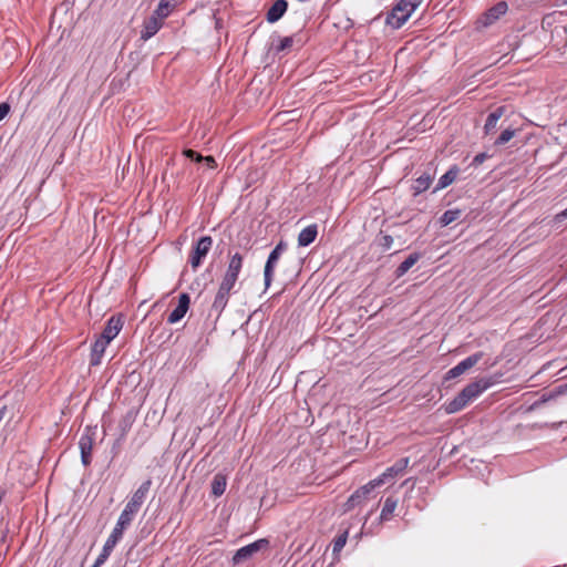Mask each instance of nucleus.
Listing matches in <instances>:
<instances>
[{
	"label": "nucleus",
	"mask_w": 567,
	"mask_h": 567,
	"mask_svg": "<svg viewBox=\"0 0 567 567\" xmlns=\"http://www.w3.org/2000/svg\"><path fill=\"white\" fill-rule=\"evenodd\" d=\"M318 235V225L312 224L303 228L298 235V245L307 247L315 241Z\"/></svg>",
	"instance_id": "18"
},
{
	"label": "nucleus",
	"mask_w": 567,
	"mask_h": 567,
	"mask_svg": "<svg viewBox=\"0 0 567 567\" xmlns=\"http://www.w3.org/2000/svg\"><path fill=\"white\" fill-rule=\"evenodd\" d=\"M183 155L192 161H196V162H202L204 156H202L200 154H198L197 152L193 151V150H185L183 152Z\"/></svg>",
	"instance_id": "38"
},
{
	"label": "nucleus",
	"mask_w": 567,
	"mask_h": 567,
	"mask_svg": "<svg viewBox=\"0 0 567 567\" xmlns=\"http://www.w3.org/2000/svg\"><path fill=\"white\" fill-rule=\"evenodd\" d=\"M504 113H505V106H498V113H497L498 120L503 116Z\"/></svg>",
	"instance_id": "49"
},
{
	"label": "nucleus",
	"mask_w": 567,
	"mask_h": 567,
	"mask_svg": "<svg viewBox=\"0 0 567 567\" xmlns=\"http://www.w3.org/2000/svg\"><path fill=\"white\" fill-rule=\"evenodd\" d=\"M151 486H152V480H146L134 492V494L132 495L131 498L133 501H136V503H138L140 505H143V503L145 502L146 496H147V494H148V492L151 489Z\"/></svg>",
	"instance_id": "23"
},
{
	"label": "nucleus",
	"mask_w": 567,
	"mask_h": 567,
	"mask_svg": "<svg viewBox=\"0 0 567 567\" xmlns=\"http://www.w3.org/2000/svg\"><path fill=\"white\" fill-rule=\"evenodd\" d=\"M134 414L133 412H127L118 422V430H120V440H123L128 431L131 430L133 423H134Z\"/></svg>",
	"instance_id": "22"
},
{
	"label": "nucleus",
	"mask_w": 567,
	"mask_h": 567,
	"mask_svg": "<svg viewBox=\"0 0 567 567\" xmlns=\"http://www.w3.org/2000/svg\"><path fill=\"white\" fill-rule=\"evenodd\" d=\"M396 505H398V501L396 499H394L392 497H388L385 499L383 508L381 511L380 519L381 520L390 519V517L392 516L393 512L396 508Z\"/></svg>",
	"instance_id": "25"
},
{
	"label": "nucleus",
	"mask_w": 567,
	"mask_h": 567,
	"mask_svg": "<svg viewBox=\"0 0 567 567\" xmlns=\"http://www.w3.org/2000/svg\"><path fill=\"white\" fill-rule=\"evenodd\" d=\"M203 161L206 163V165L210 168L216 167V161L213 156H204Z\"/></svg>",
	"instance_id": "44"
},
{
	"label": "nucleus",
	"mask_w": 567,
	"mask_h": 567,
	"mask_svg": "<svg viewBox=\"0 0 567 567\" xmlns=\"http://www.w3.org/2000/svg\"><path fill=\"white\" fill-rule=\"evenodd\" d=\"M225 489H226V478L220 474L215 475L214 480L212 482V493L215 496H220L224 494Z\"/></svg>",
	"instance_id": "26"
},
{
	"label": "nucleus",
	"mask_w": 567,
	"mask_h": 567,
	"mask_svg": "<svg viewBox=\"0 0 567 567\" xmlns=\"http://www.w3.org/2000/svg\"><path fill=\"white\" fill-rule=\"evenodd\" d=\"M135 516H133L132 514H128L127 512H125L124 509L122 511L118 519H117V523L121 524V527H128L133 519H134Z\"/></svg>",
	"instance_id": "34"
},
{
	"label": "nucleus",
	"mask_w": 567,
	"mask_h": 567,
	"mask_svg": "<svg viewBox=\"0 0 567 567\" xmlns=\"http://www.w3.org/2000/svg\"><path fill=\"white\" fill-rule=\"evenodd\" d=\"M230 291L231 290L219 285V288L212 305V310L215 311L217 315H220L225 310L229 300Z\"/></svg>",
	"instance_id": "15"
},
{
	"label": "nucleus",
	"mask_w": 567,
	"mask_h": 567,
	"mask_svg": "<svg viewBox=\"0 0 567 567\" xmlns=\"http://www.w3.org/2000/svg\"><path fill=\"white\" fill-rule=\"evenodd\" d=\"M190 297L188 293L183 292L178 297V303L176 308L168 315L167 322L174 324L181 321L189 309Z\"/></svg>",
	"instance_id": "10"
},
{
	"label": "nucleus",
	"mask_w": 567,
	"mask_h": 567,
	"mask_svg": "<svg viewBox=\"0 0 567 567\" xmlns=\"http://www.w3.org/2000/svg\"><path fill=\"white\" fill-rule=\"evenodd\" d=\"M212 246L213 238L210 236H203L196 241L189 255V264L194 270L202 265L203 259L207 256Z\"/></svg>",
	"instance_id": "3"
},
{
	"label": "nucleus",
	"mask_w": 567,
	"mask_h": 567,
	"mask_svg": "<svg viewBox=\"0 0 567 567\" xmlns=\"http://www.w3.org/2000/svg\"><path fill=\"white\" fill-rule=\"evenodd\" d=\"M123 324L124 322L121 316H112L107 320L106 326L104 327L100 337L109 341H112L120 333V331L123 328Z\"/></svg>",
	"instance_id": "12"
},
{
	"label": "nucleus",
	"mask_w": 567,
	"mask_h": 567,
	"mask_svg": "<svg viewBox=\"0 0 567 567\" xmlns=\"http://www.w3.org/2000/svg\"><path fill=\"white\" fill-rule=\"evenodd\" d=\"M269 545V542L267 539H258L249 545H246L241 548H239L234 557L233 563L235 565H238L247 559H249L257 551L266 548Z\"/></svg>",
	"instance_id": "6"
},
{
	"label": "nucleus",
	"mask_w": 567,
	"mask_h": 567,
	"mask_svg": "<svg viewBox=\"0 0 567 567\" xmlns=\"http://www.w3.org/2000/svg\"><path fill=\"white\" fill-rule=\"evenodd\" d=\"M462 215L461 209H449L444 212V214L440 217V223L442 226H447L452 224L453 221L457 220Z\"/></svg>",
	"instance_id": "27"
},
{
	"label": "nucleus",
	"mask_w": 567,
	"mask_h": 567,
	"mask_svg": "<svg viewBox=\"0 0 567 567\" xmlns=\"http://www.w3.org/2000/svg\"><path fill=\"white\" fill-rule=\"evenodd\" d=\"M492 157H493V154H488L486 152L478 153L473 158L471 165L474 166V167H477V166L482 165L486 158H492Z\"/></svg>",
	"instance_id": "37"
},
{
	"label": "nucleus",
	"mask_w": 567,
	"mask_h": 567,
	"mask_svg": "<svg viewBox=\"0 0 567 567\" xmlns=\"http://www.w3.org/2000/svg\"><path fill=\"white\" fill-rule=\"evenodd\" d=\"M287 249V244L284 240H280L276 247L271 250V252L268 256V259L265 265L264 269V278H265V286L268 288L272 281L275 267L281 256V254Z\"/></svg>",
	"instance_id": "5"
},
{
	"label": "nucleus",
	"mask_w": 567,
	"mask_h": 567,
	"mask_svg": "<svg viewBox=\"0 0 567 567\" xmlns=\"http://www.w3.org/2000/svg\"><path fill=\"white\" fill-rule=\"evenodd\" d=\"M432 181L433 176L430 173H423L421 176H419L412 185L413 195L417 196L429 189Z\"/></svg>",
	"instance_id": "19"
},
{
	"label": "nucleus",
	"mask_w": 567,
	"mask_h": 567,
	"mask_svg": "<svg viewBox=\"0 0 567 567\" xmlns=\"http://www.w3.org/2000/svg\"><path fill=\"white\" fill-rule=\"evenodd\" d=\"M79 447L81 451V460L84 466L91 464L92 461V449L93 440L90 435H82L79 441Z\"/></svg>",
	"instance_id": "16"
},
{
	"label": "nucleus",
	"mask_w": 567,
	"mask_h": 567,
	"mask_svg": "<svg viewBox=\"0 0 567 567\" xmlns=\"http://www.w3.org/2000/svg\"><path fill=\"white\" fill-rule=\"evenodd\" d=\"M458 167L452 166L444 175H442L435 186L434 192L446 188L450 186L457 177L458 175Z\"/></svg>",
	"instance_id": "21"
},
{
	"label": "nucleus",
	"mask_w": 567,
	"mask_h": 567,
	"mask_svg": "<svg viewBox=\"0 0 567 567\" xmlns=\"http://www.w3.org/2000/svg\"><path fill=\"white\" fill-rule=\"evenodd\" d=\"M482 358H483L482 352H476V353L467 357L466 359H464L460 363H457L455 367L450 369L446 372L445 379L450 380V379H454V378L462 375L463 373H465L466 371L472 369L474 365H476Z\"/></svg>",
	"instance_id": "7"
},
{
	"label": "nucleus",
	"mask_w": 567,
	"mask_h": 567,
	"mask_svg": "<svg viewBox=\"0 0 567 567\" xmlns=\"http://www.w3.org/2000/svg\"><path fill=\"white\" fill-rule=\"evenodd\" d=\"M237 279H238L237 276L226 272L220 282V286L231 290L235 287Z\"/></svg>",
	"instance_id": "33"
},
{
	"label": "nucleus",
	"mask_w": 567,
	"mask_h": 567,
	"mask_svg": "<svg viewBox=\"0 0 567 567\" xmlns=\"http://www.w3.org/2000/svg\"><path fill=\"white\" fill-rule=\"evenodd\" d=\"M117 543V539H114L112 536H109V538L105 542V545L114 549Z\"/></svg>",
	"instance_id": "45"
},
{
	"label": "nucleus",
	"mask_w": 567,
	"mask_h": 567,
	"mask_svg": "<svg viewBox=\"0 0 567 567\" xmlns=\"http://www.w3.org/2000/svg\"><path fill=\"white\" fill-rule=\"evenodd\" d=\"M347 539H348V532L340 534L339 536H337L333 539L332 551L334 555L339 554L342 550V548L344 547V545L347 543Z\"/></svg>",
	"instance_id": "31"
},
{
	"label": "nucleus",
	"mask_w": 567,
	"mask_h": 567,
	"mask_svg": "<svg viewBox=\"0 0 567 567\" xmlns=\"http://www.w3.org/2000/svg\"><path fill=\"white\" fill-rule=\"evenodd\" d=\"M110 342L111 341H109L102 337H99L95 340V342L92 346V350H91V358H90L91 365H99L101 363L102 357H103L105 349Z\"/></svg>",
	"instance_id": "14"
},
{
	"label": "nucleus",
	"mask_w": 567,
	"mask_h": 567,
	"mask_svg": "<svg viewBox=\"0 0 567 567\" xmlns=\"http://www.w3.org/2000/svg\"><path fill=\"white\" fill-rule=\"evenodd\" d=\"M295 43L301 44L302 41L300 38L296 39V35L285 37L282 39H280L279 44L277 45L276 50L278 52L289 50Z\"/></svg>",
	"instance_id": "29"
},
{
	"label": "nucleus",
	"mask_w": 567,
	"mask_h": 567,
	"mask_svg": "<svg viewBox=\"0 0 567 567\" xmlns=\"http://www.w3.org/2000/svg\"><path fill=\"white\" fill-rule=\"evenodd\" d=\"M506 43H507V49H508L509 51H513L514 49H516V48H517V45H518L517 35L512 37V39H511V40H507V42H506Z\"/></svg>",
	"instance_id": "42"
},
{
	"label": "nucleus",
	"mask_w": 567,
	"mask_h": 567,
	"mask_svg": "<svg viewBox=\"0 0 567 567\" xmlns=\"http://www.w3.org/2000/svg\"><path fill=\"white\" fill-rule=\"evenodd\" d=\"M243 256L239 252H236L234 256H231L226 272L238 277L243 268Z\"/></svg>",
	"instance_id": "24"
},
{
	"label": "nucleus",
	"mask_w": 567,
	"mask_h": 567,
	"mask_svg": "<svg viewBox=\"0 0 567 567\" xmlns=\"http://www.w3.org/2000/svg\"><path fill=\"white\" fill-rule=\"evenodd\" d=\"M488 386L489 383L483 381L472 382L467 384L453 400L449 401L445 404L446 413L453 414L461 411Z\"/></svg>",
	"instance_id": "1"
},
{
	"label": "nucleus",
	"mask_w": 567,
	"mask_h": 567,
	"mask_svg": "<svg viewBox=\"0 0 567 567\" xmlns=\"http://www.w3.org/2000/svg\"><path fill=\"white\" fill-rule=\"evenodd\" d=\"M495 20H496V7H492L487 11V13L477 21V23H478V25H482V27H488V25L493 24Z\"/></svg>",
	"instance_id": "30"
},
{
	"label": "nucleus",
	"mask_w": 567,
	"mask_h": 567,
	"mask_svg": "<svg viewBox=\"0 0 567 567\" xmlns=\"http://www.w3.org/2000/svg\"><path fill=\"white\" fill-rule=\"evenodd\" d=\"M507 56V53H504L501 58H498V62Z\"/></svg>",
	"instance_id": "51"
},
{
	"label": "nucleus",
	"mask_w": 567,
	"mask_h": 567,
	"mask_svg": "<svg viewBox=\"0 0 567 567\" xmlns=\"http://www.w3.org/2000/svg\"><path fill=\"white\" fill-rule=\"evenodd\" d=\"M10 106L8 103H0V121H2L9 113Z\"/></svg>",
	"instance_id": "41"
},
{
	"label": "nucleus",
	"mask_w": 567,
	"mask_h": 567,
	"mask_svg": "<svg viewBox=\"0 0 567 567\" xmlns=\"http://www.w3.org/2000/svg\"><path fill=\"white\" fill-rule=\"evenodd\" d=\"M288 2L286 0H276L267 12V21L277 22L287 11Z\"/></svg>",
	"instance_id": "17"
},
{
	"label": "nucleus",
	"mask_w": 567,
	"mask_h": 567,
	"mask_svg": "<svg viewBox=\"0 0 567 567\" xmlns=\"http://www.w3.org/2000/svg\"><path fill=\"white\" fill-rule=\"evenodd\" d=\"M567 393V383L565 384H560V385H557L555 386L554 389L549 390V391H546L542 394L540 399H538L537 401H535L532 405H530V410H536L538 409L539 406H542L544 403L546 402H549V401H553V400H556L558 396L560 395H564Z\"/></svg>",
	"instance_id": "13"
},
{
	"label": "nucleus",
	"mask_w": 567,
	"mask_h": 567,
	"mask_svg": "<svg viewBox=\"0 0 567 567\" xmlns=\"http://www.w3.org/2000/svg\"><path fill=\"white\" fill-rule=\"evenodd\" d=\"M102 550H104L106 554L111 555V553H112L113 548H111V547H109V546H106V545L104 544V546H103V549H102Z\"/></svg>",
	"instance_id": "50"
},
{
	"label": "nucleus",
	"mask_w": 567,
	"mask_h": 567,
	"mask_svg": "<svg viewBox=\"0 0 567 567\" xmlns=\"http://www.w3.org/2000/svg\"><path fill=\"white\" fill-rule=\"evenodd\" d=\"M164 20L165 19L153 12V14L143 23V28L141 30V40L147 41L154 37L163 27Z\"/></svg>",
	"instance_id": "9"
},
{
	"label": "nucleus",
	"mask_w": 567,
	"mask_h": 567,
	"mask_svg": "<svg viewBox=\"0 0 567 567\" xmlns=\"http://www.w3.org/2000/svg\"><path fill=\"white\" fill-rule=\"evenodd\" d=\"M142 505H140L138 503H136V501H133L132 498L127 502V504L125 505L124 507V511L127 512L128 514H132L133 516H135L138 511L141 509Z\"/></svg>",
	"instance_id": "36"
},
{
	"label": "nucleus",
	"mask_w": 567,
	"mask_h": 567,
	"mask_svg": "<svg viewBox=\"0 0 567 567\" xmlns=\"http://www.w3.org/2000/svg\"><path fill=\"white\" fill-rule=\"evenodd\" d=\"M506 396V388L498 389V401L504 400Z\"/></svg>",
	"instance_id": "47"
},
{
	"label": "nucleus",
	"mask_w": 567,
	"mask_h": 567,
	"mask_svg": "<svg viewBox=\"0 0 567 567\" xmlns=\"http://www.w3.org/2000/svg\"><path fill=\"white\" fill-rule=\"evenodd\" d=\"M496 127V112H491L487 116L485 131L487 134H492L493 130Z\"/></svg>",
	"instance_id": "35"
},
{
	"label": "nucleus",
	"mask_w": 567,
	"mask_h": 567,
	"mask_svg": "<svg viewBox=\"0 0 567 567\" xmlns=\"http://www.w3.org/2000/svg\"><path fill=\"white\" fill-rule=\"evenodd\" d=\"M508 6L505 1H498V17L507 12Z\"/></svg>",
	"instance_id": "43"
},
{
	"label": "nucleus",
	"mask_w": 567,
	"mask_h": 567,
	"mask_svg": "<svg viewBox=\"0 0 567 567\" xmlns=\"http://www.w3.org/2000/svg\"><path fill=\"white\" fill-rule=\"evenodd\" d=\"M421 2L422 0H401L388 14L386 23L394 29L401 28Z\"/></svg>",
	"instance_id": "2"
},
{
	"label": "nucleus",
	"mask_w": 567,
	"mask_h": 567,
	"mask_svg": "<svg viewBox=\"0 0 567 567\" xmlns=\"http://www.w3.org/2000/svg\"><path fill=\"white\" fill-rule=\"evenodd\" d=\"M410 464L409 457H402L398 460L392 466L388 467L377 480H382V484L386 481L396 477L402 474Z\"/></svg>",
	"instance_id": "11"
},
{
	"label": "nucleus",
	"mask_w": 567,
	"mask_h": 567,
	"mask_svg": "<svg viewBox=\"0 0 567 567\" xmlns=\"http://www.w3.org/2000/svg\"><path fill=\"white\" fill-rule=\"evenodd\" d=\"M504 120L499 126L501 133L498 134V145L506 144L517 135L522 134L523 120L519 114H515L512 122L505 125Z\"/></svg>",
	"instance_id": "4"
},
{
	"label": "nucleus",
	"mask_w": 567,
	"mask_h": 567,
	"mask_svg": "<svg viewBox=\"0 0 567 567\" xmlns=\"http://www.w3.org/2000/svg\"><path fill=\"white\" fill-rule=\"evenodd\" d=\"M125 529L126 527H121V524L116 523L110 536H112L114 539L120 540L123 537Z\"/></svg>",
	"instance_id": "39"
},
{
	"label": "nucleus",
	"mask_w": 567,
	"mask_h": 567,
	"mask_svg": "<svg viewBox=\"0 0 567 567\" xmlns=\"http://www.w3.org/2000/svg\"><path fill=\"white\" fill-rule=\"evenodd\" d=\"M421 258V254L413 252L406 257L404 261H402L398 268L395 269L396 278L404 276Z\"/></svg>",
	"instance_id": "20"
},
{
	"label": "nucleus",
	"mask_w": 567,
	"mask_h": 567,
	"mask_svg": "<svg viewBox=\"0 0 567 567\" xmlns=\"http://www.w3.org/2000/svg\"><path fill=\"white\" fill-rule=\"evenodd\" d=\"M377 244L379 247H381L383 250H389L393 244V238L390 235L386 234H380L377 237Z\"/></svg>",
	"instance_id": "32"
},
{
	"label": "nucleus",
	"mask_w": 567,
	"mask_h": 567,
	"mask_svg": "<svg viewBox=\"0 0 567 567\" xmlns=\"http://www.w3.org/2000/svg\"><path fill=\"white\" fill-rule=\"evenodd\" d=\"M6 413H7V408L6 406H2L0 409V422L3 420V417L6 416Z\"/></svg>",
	"instance_id": "48"
},
{
	"label": "nucleus",
	"mask_w": 567,
	"mask_h": 567,
	"mask_svg": "<svg viewBox=\"0 0 567 567\" xmlns=\"http://www.w3.org/2000/svg\"><path fill=\"white\" fill-rule=\"evenodd\" d=\"M566 218H567V207H566L563 212H560L559 214H557V215H556V217H555V219H556L557 221H561V220H564V219H566Z\"/></svg>",
	"instance_id": "46"
},
{
	"label": "nucleus",
	"mask_w": 567,
	"mask_h": 567,
	"mask_svg": "<svg viewBox=\"0 0 567 567\" xmlns=\"http://www.w3.org/2000/svg\"><path fill=\"white\" fill-rule=\"evenodd\" d=\"M174 8L173 0H161L154 13L166 19Z\"/></svg>",
	"instance_id": "28"
},
{
	"label": "nucleus",
	"mask_w": 567,
	"mask_h": 567,
	"mask_svg": "<svg viewBox=\"0 0 567 567\" xmlns=\"http://www.w3.org/2000/svg\"><path fill=\"white\" fill-rule=\"evenodd\" d=\"M109 557L110 555L102 550L92 567H101Z\"/></svg>",
	"instance_id": "40"
},
{
	"label": "nucleus",
	"mask_w": 567,
	"mask_h": 567,
	"mask_svg": "<svg viewBox=\"0 0 567 567\" xmlns=\"http://www.w3.org/2000/svg\"><path fill=\"white\" fill-rule=\"evenodd\" d=\"M382 484V480H373L365 484L364 486L357 489L347 501V508L352 509L359 504H361L364 499H367L368 495L377 487Z\"/></svg>",
	"instance_id": "8"
}]
</instances>
